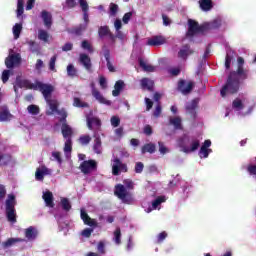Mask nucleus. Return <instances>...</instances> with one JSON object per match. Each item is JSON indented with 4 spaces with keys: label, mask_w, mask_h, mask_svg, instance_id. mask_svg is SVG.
Returning a JSON list of instances; mask_svg holds the SVG:
<instances>
[{
    "label": "nucleus",
    "mask_w": 256,
    "mask_h": 256,
    "mask_svg": "<svg viewBox=\"0 0 256 256\" xmlns=\"http://www.w3.org/2000/svg\"><path fill=\"white\" fill-rule=\"evenodd\" d=\"M199 5L202 11H211L213 9V1L211 0H199Z\"/></svg>",
    "instance_id": "35"
},
{
    "label": "nucleus",
    "mask_w": 256,
    "mask_h": 256,
    "mask_svg": "<svg viewBox=\"0 0 256 256\" xmlns=\"http://www.w3.org/2000/svg\"><path fill=\"white\" fill-rule=\"evenodd\" d=\"M114 242L116 245H121V228H116L114 231Z\"/></svg>",
    "instance_id": "50"
},
{
    "label": "nucleus",
    "mask_w": 256,
    "mask_h": 256,
    "mask_svg": "<svg viewBox=\"0 0 256 256\" xmlns=\"http://www.w3.org/2000/svg\"><path fill=\"white\" fill-rule=\"evenodd\" d=\"M16 85L19 89H33L34 91H40V93H42L47 86V84L39 81L33 84L31 80L22 79L21 76L16 77Z\"/></svg>",
    "instance_id": "4"
},
{
    "label": "nucleus",
    "mask_w": 256,
    "mask_h": 256,
    "mask_svg": "<svg viewBox=\"0 0 256 256\" xmlns=\"http://www.w3.org/2000/svg\"><path fill=\"white\" fill-rule=\"evenodd\" d=\"M101 149H102V142L101 137L99 135H94V144H93V151L97 155H101Z\"/></svg>",
    "instance_id": "30"
},
{
    "label": "nucleus",
    "mask_w": 256,
    "mask_h": 256,
    "mask_svg": "<svg viewBox=\"0 0 256 256\" xmlns=\"http://www.w3.org/2000/svg\"><path fill=\"white\" fill-rule=\"evenodd\" d=\"M231 61H233V52H232V54L227 52L226 57H225L226 69H231Z\"/></svg>",
    "instance_id": "53"
},
{
    "label": "nucleus",
    "mask_w": 256,
    "mask_h": 256,
    "mask_svg": "<svg viewBox=\"0 0 256 256\" xmlns=\"http://www.w3.org/2000/svg\"><path fill=\"white\" fill-rule=\"evenodd\" d=\"M138 63L140 65L141 69H143V71H145L146 73H153V71H155V66H153L151 64H147V62H145V60H143V58H139Z\"/></svg>",
    "instance_id": "29"
},
{
    "label": "nucleus",
    "mask_w": 256,
    "mask_h": 256,
    "mask_svg": "<svg viewBox=\"0 0 256 256\" xmlns=\"http://www.w3.org/2000/svg\"><path fill=\"white\" fill-rule=\"evenodd\" d=\"M25 241V238H8L2 242V247L3 249H9V247H13L16 243H25Z\"/></svg>",
    "instance_id": "21"
},
{
    "label": "nucleus",
    "mask_w": 256,
    "mask_h": 256,
    "mask_svg": "<svg viewBox=\"0 0 256 256\" xmlns=\"http://www.w3.org/2000/svg\"><path fill=\"white\" fill-rule=\"evenodd\" d=\"M143 169H145V165L143 164V162H137L135 164V168H134L135 173H143Z\"/></svg>",
    "instance_id": "61"
},
{
    "label": "nucleus",
    "mask_w": 256,
    "mask_h": 256,
    "mask_svg": "<svg viewBox=\"0 0 256 256\" xmlns=\"http://www.w3.org/2000/svg\"><path fill=\"white\" fill-rule=\"evenodd\" d=\"M193 87H195V83L193 81H189L188 83L185 80L178 81L177 89L182 93V95H189V93L193 91Z\"/></svg>",
    "instance_id": "10"
},
{
    "label": "nucleus",
    "mask_w": 256,
    "mask_h": 256,
    "mask_svg": "<svg viewBox=\"0 0 256 256\" xmlns=\"http://www.w3.org/2000/svg\"><path fill=\"white\" fill-rule=\"evenodd\" d=\"M19 63H21V54H11L5 59L7 69H13Z\"/></svg>",
    "instance_id": "11"
},
{
    "label": "nucleus",
    "mask_w": 256,
    "mask_h": 256,
    "mask_svg": "<svg viewBox=\"0 0 256 256\" xmlns=\"http://www.w3.org/2000/svg\"><path fill=\"white\" fill-rule=\"evenodd\" d=\"M17 200L13 194H9L5 202V215L9 223H17Z\"/></svg>",
    "instance_id": "3"
},
{
    "label": "nucleus",
    "mask_w": 256,
    "mask_h": 256,
    "mask_svg": "<svg viewBox=\"0 0 256 256\" xmlns=\"http://www.w3.org/2000/svg\"><path fill=\"white\" fill-rule=\"evenodd\" d=\"M42 199L46 203V207H50L53 209L55 207V202L53 198V192L51 191H46L43 193Z\"/></svg>",
    "instance_id": "22"
},
{
    "label": "nucleus",
    "mask_w": 256,
    "mask_h": 256,
    "mask_svg": "<svg viewBox=\"0 0 256 256\" xmlns=\"http://www.w3.org/2000/svg\"><path fill=\"white\" fill-rule=\"evenodd\" d=\"M78 141L82 145H89V143H91V136L82 135V136L79 137Z\"/></svg>",
    "instance_id": "51"
},
{
    "label": "nucleus",
    "mask_w": 256,
    "mask_h": 256,
    "mask_svg": "<svg viewBox=\"0 0 256 256\" xmlns=\"http://www.w3.org/2000/svg\"><path fill=\"white\" fill-rule=\"evenodd\" d=\"M103 55L105 57L107 68L110 71V73H115V66L111 63V50L107 48V46L102 47Z\"/></svg>",
    "instance_id": "14"
},
{
    "label": "nucleus",
    "mask_w": 256,
    "mask_h": 256,
    "mask_svg": "<svg viewBox=\"0 0 256 256\" xmlns=\"http://www.w3.org/2000/svg\"><path fill=\"white\" fill-rule=\"evenodd\" d=\"M157 151V146H155L154 143H147L144 144L141 148L142 155H145V153H150V155H153Z\"/></svg>",
    "instance_id": "27"
},
{
    "label": "nucleus",
    "mask_w": 256,
    "mask_h": 256,
    "mask_svg": "<svg viewBox=\"0 0 256 256\" xmlns=\"http://www.w3.org/2000/svg\"><path fill=\"white\" fill-rule=\"evenodd\" d=\"M125 87V82L123 80L116 81L114 85V90L112 91L113 97H119L121 95V91H123Z\"/></svg>",
    "instance_id": "26"
},
{
    "label": "nucleus",
    "mask_w": 256,
    "mask_h": 256,
    "mask_svg": "<svg viewBox=\"0 0 256 256\" xmlns=\"http://www.w3.org/2000/svg\"><path fill=\"white\" fill-rule=\"evenodd\" d=\"M25 2L23 0H18L17 2V17H21V15H23L25 8H24Z\"/></svg>",
    "instance_id": "42"
},
{
    "label": "nucleus",
    "mask_w": 256,
    "mask_h": 256,
    "mask_svg": "<svg viewBox=\"0 0 256 256\" xmlns=\"http://www.w3.org/2000/svg\"><path fill=\"white\" fill-rule=\"evenodd\" d=\"M87 127L90 131H93V127L95 129L101 128V120L97 117H88L87 118Z\"/></svg>",
    "instance_id": "20"
},
{
    "label": "nucleus",
    "mask_w": 256,
    "mask_h": 256,
    "mask_svg": "<svg viewBox=\"0 0 256 256\" xmlns=\"http://www.w3.org/2000/svg\"><path fill=\"white\" fill-rule=\"evenodd\" d=\"M79 169L83 175H89L90 173H93V171H97V161L93 159L84 160L80 164Z\"/></svg>",
    "instance_id": "8"
},
{
    "label": "nucleus",
    "mask_w": 256,
    "mask_h": 256,
    "mask_svg": "<svg viewBox=\"0 0 256 256\" xmlns=\"http://www.w3.org/2000/svg\"><path fill=\"white\" fill-rule=\"evenodd\" d=\"M86 29H87V24H80L78 27L73 28L71 33L79 37L83 35V32L86 31Z\"/></svg>",
    "instance_id": "37"
},
{
    "label": "nucleus",
    "mask_w": 256,
    "mask_h": 256,
    "mask_svg": "<svg viewBox=\"0 0 256 256\" xmlns=\"http://www.w3.org/2000/svg\"><path fill=\"white\" fill-rule=\"evenodd\" d=\"M114 195L118 197V199L122 200V203H130L133 201V197L131 193L127 191V188H125V185L123 184H117L114 189Z\"/></svg>",
    "instance_id": "5"
},
{
    "label": "nucleus",
    "mask_w": 256,
    "mask_h": 256,
    "mask_svg": "<svg viewBox=\"0 0 256 256\" xmlns=\"http://www.w3.org/2000/svg\"><path fill=\"white\" fill-rule=\"evenodd\" d=\"M169 124L173 125V127H174V129H176V131H182V129H183L182 120H181V117H179V116L170 118Z\"/></svg>",
    "instance_id": "28"
},
{
    "label": "nucleus",
    "mask_w": 256,
    "mask_h": 256,
    "mask_svg": "<svg viewBox=\"0 0 256 256\" xmlns=\"http://www.w3.org/2000/svg\"><path fill=\"white\" fill-rule=\"evenodd\" d=\"M45 175H51V170H49V168H47L46 166H41L40 168L36 169V181H43L45 179Z\"/></svg>",
    "instance_id": "16"
},
{
    "label": "nucleus",
    "mask_w": 256,
    "mask_h": 256,
    "mask_svg": "<svg viewBox=\"0 0 256 256\" xmlns=\"http://www.w3.org/2000/svg\"><path fill=\"white\" fill-rule=\"evenodd\" d=\"M110 123L112 127H119V125H121V118H119L118 116H112L110 119Z\"/></svg>",
    "instance_id": "56"
},
{
    "label": "nucleus",
    "mask_w": 256,
    "mask_h": 256,
    "mask_svg": "<svg viewBox=\"0 0 256 256\" xmlns=\"http://www.w3.org/2000/svg\"><path fill=\"white\" fill-rule=\"evenodd\" d=\"M56 113L57 115H60V123H67V111L65 108L58 110Z\"/></svg>",
    "instance_id": "46"
},
{
    "label": "nucleus",
    "mask_w": 256,
    "mask_h": 256,
    "mask_svg": "<svg viewBox=\"0 0 256 256\" xmlns=\"http://www.w3.org/2000/svg\"><path fill=\"white\" fill-rule=\"evenodd\" d=\"M61 133L64 139H71V137H73V128H71L67 122H64L61 126Z\"/></svg>",
    "instance_id": "19"
},
{
    "label": "nucleus",
    "mask_w": 256,
    "mask_h": 256,
    "mask_svg": "<svg viewBox=\"0 0 256 256\" xmlns=\"http://www.w3.org/2000/svg\"><path fill=\"white\" fill-rule=\"evenodd\" d=\"M249 79V69L237 67L236 71H231L225 85L220 90L221 97H227V93L235 95L241 87V82Z\"/></svg>",
    "instance_id": "1"
},
{
    "label": "nucleus",
    "mask_w": 256,
    "mask_h": 256,
    "mask_svg": "<svg viewBox=\"0 0 256 256\" xmlns=\"http://www.w3.org/2000/svg\"><path fill=\"white\" fill-rule=\"evenodd\" d=\"M201 145V142L199 140H193L191 143V147L187 146H181L183 153H193L194 151H197Z\"/></svg>",
    "instance_id": "25"
},
{
    "label": "nucleus",
    "mask_w": 256,
    "mask_h": 256,
    "mask_svg": "<svg viewBox=\"0 0 256 256\" xmlns=\"http://www.w3.org/2000/svg\"><path fill=\"white\" fill-rule=\"evenodd\" d=\"M232 107L236 111H243V109H245V105L243 104V101H241V99L239 98H236L235 100H233Z\"/></svg>",
    "instance_id": "38"
},
{
    "label": "nucleus",
    "mask_w": 256,
    "mask_h": 256,
    "mask_svg": "<svg viewBox=\"0 0 256 256\" xmlns=\"http://www.w3.org/2000/svg\"><path fill=\"white\" fill-rule=\"evenodd\" d=\"M25 237L29 241H31L33 239H37V229H35V227H33V226L28 227L25 230Z\"/></svg>",
    "instance_id": "32"
},
{
    "label": "nucleus",
    "mask_w": 256,
    "mask_h": 256,
    "mask_svg": "<svg viewBox=\"0 0 256 256\" xmlns=\"http://www.w3.org/2000/svg\"><path fill=\"white\" fill-rule=\"evenodd\" d=\"M167 237H168V234H167L165 231L159 233V234L157 235L156 243H158V244L163 243V241L166 240Z\"/></svg>",
    "instance_id": "58"
},
{
    "label": "nucleus",
    "mask_w": 256,
    "mask_h": 256,
    "mask_svg": "<svg viewBox=\"0 0 256 256\" xmlns=\"http://www.w3.org/2000/svg\"><path fill=\"white\" fill-rule=\"evenodd\" d=\"M71 151H73V140L68 138L64 145V153L67 155V153H71Z\"/></svg>",
    "instance_id": "44"
},
{
    "label": "nucleus",
    "mask_w": 256,
    "mask_h": 256,
    "mask_svg": "<svg viewBox=\"0 0 256 256\" xmlns=\"http://www.w3.org/2000/svg\"><path fill=\"white\" fill-rule=\"evenodd\" d=\"M197 105L198 102L196 99L192 100L190 103L186 105V111L187 113H189V115H191V117H195L197 115Z\"/></svg>",
    "instance_id": "24"
},
{
    "label": "nucleus",
    "mask_w": 256,
    "mask_h": 256,
    "mask_svg": "<svg viewBox=\"0 0 256 256\" xmlns=\"http://www.w3.org/2000/svg\"><path fill=\"white\" fill-rule=\"evenodd\" d=\"M82 49H86L89 53H93V46H91V43L89 41L84 40L82 41Z\"/></svg>",
    "instance_id": "59"
},
{
    "label": "nucleus",
    "mask_w": 256,
    "mask_h": 256,
    "mask_svg": "<svg viewBox=\"0 0 256 256\" xmlns=\"http://www.w3.org/2000/svg\"><path fill=\"white\" fill-rule=\"evenodd\" d=\"M143 133L147 135V137H150V135H153V128L151 125L147 124L143 128Z\"/></svg>",
    "instance_id": "63"
},
{
    "label": "nucleus",
    "mask_w": 256,
    "mask_h": 256,
    "mask_svg": "<svg viewBox=\"0 0 256 256\" xmlns=\"http://www.w3.org/2000/svg\"><path fill=\"white\" fill-rule=\"evenodd\" d=\"M13 114L9 112V109L5 108L0 111V122L11 121Z\"/></svg>",
    "instance_id": "34"
},
{
    "label": "nucleus",
    "mask_w": 256,
    "mask_h": 256,
    "mask_svg": "<svg viewBox=\"0 0 256 256\" xmlns=\"http://www.w3.org/2000/svg\"><path fill=\"white\" fill-rule=\"evenodd\" d=\"M165 37L163 36H153L152 38L148 39L147 45L150 47H159V45H165Z\"/></svg>",
    "instance_id": "18"
},
{
    "label": "nucleus",
    "mask_w": 256,
    "mask_h": 256,
    "mask_svg": "<svg viewBox=\"0 0 256 256\" xmlns=\"http://www.w3.org/2000/svg\"><path fill=\"white\" fill-rule=\"evenodd\" d=\"M209 153H211V149L201 146L200 151H199V157L201 159H207V157H209Z\"/></svg>",
    "instance_id": "48"
},
{
    "label": "nucleus",
    "mask_w": 256,
    "mask_h": 256,
    "mask_svg": "<svg viewBox=\"0 0 256 256\" xmlns=\"http://www.w3.org/2000/svg\"><path fill=\"white\" fill-rule=\"evenodd\" d=\"M197 33H205V24L199 25V22L189 19L188 20V31L186 33L187 37H195Z\"/></svg>",
    "instance_id": "6"
},
{
    "label": "nucleus",
    "mask_w": 256,
    "mask_h": 256,
    "mask_svg": "<svg viewBox=\"0 0 256 256\" xmlns=\"http://www.w3.org/2000/svg\"><path fill=\"white\" fill-rule=\"evenodd\" d=\"M55 91V87L51 84H46L41 92L47 105H49L51 112H46V115H53L59 110V101L51 99V95Z\"/></svg>",
    "instance_id": "2"
},
{
    "label": "nucleus",
    "mask_w": 256,
    "mask_h": 256,
    "mask_svg": "<svg viewBox=\"0 0 256 256\" xmlns=\"http://www.w3.org/2000/svg\"><path fill=\"white\" fill-rule=\"evenodd\" d=\"M91 233H93V228H86L81 232V235L82 237L89 239V237H91Z\"/></svg>",
    "instance_id": "64"
},
{
    "label": "nucleus",
    "mask_w": 256,
    "mask_h": 256,
    "mask_svg": "<svg viewBox=\"0 0 256 256\" xmlns=\"http://www.w3.org/2000/svg\"><path fill=\"white\" fill-rule=\"evenodd\" d=\"M165 202V198L164 197H158L156 198L153 202H152V208H147L146 213H151V211H153V209H157V207H159V205H161V203Z\"/></svg>",
    "instance_id": "36"
},
{
    "label": "nucleus",
    "mask_w": 256,
    "mask_h": 256,
    "mask_svg": "<svg viewBox=\"0 0 256 256\" xmlns=\"http://www.w3.org/2000/svg\"><path fill=\"white\" fill-rule=\"evenodd\" d=\"M13 161V156L11 154L0 153V167H7Z\"/></svg>",
    "instance_id": "31"
},
{
    "label": "nucleus",
    "mask_w": 256,
    "mask_h": 256,
    "mask_svg": "<svg viewBox=\"0 0 256 256\" xmlns=\"http://www.w3.org/2000/svg\"><path fill=\"white\" fill-rule=\"evenodd\" d=\"M55 63H57V54L52 56L50 61H49V69H50V71H57L55 69Z\"/></svg>",
    "instance_id": "57"
},
{
    "label": "nucleus",
    "mask_w": 256,
    "mask_h": 256,
    "mask_svg": "<svg viewBox=\"0 0 256 256\" xmlns=\"http://www.w3.org/2000/svg\"><path fill=\"white\" fill-rule=\"evenodd\" d=\"M83 13H89V4L87 0H77Z\"/></svg>",
    "instance_id": "52"
},
{
    "label": "nucleus",
    "mask_w": 256,
    "mask_h": 256,
    "mask_svg": "<svg viewBox=\"0 0 256 256\" xmlns=\"http://www.w3.org/2000/svg\"><path fill=\"white\" fill-rule=\"evenodd\" d=\"M112 163V175L115 177L120 175V173H127L129 171L127 164L123 163V161L117 157L112 160Z\"/></svg>",
    "instance_id": "7"
},
{
    "label": "nucleus",
    "mask_w": 256,
    "mask_h": 256,
    "mask_svg": "<svg viewBox=\"0 0 256 256\" xmlns=\"http://www.w3.org/2000/svg\"><path fill=\"white\" fill-rule=\"evenodd\" d=\"M110 31H111V29L109 28V26H107V25L100 26L98 28V35H99L100 39H103L104 37H107V35Z\"/></svg>",
    "instance_id": "39"
},
{
    "label": "nucleus",
    "mask_w": 256,
    "mask_h": 256,
    "mask_svg": "<svg viewBox=\"0 0 256 256\" xmlns=\"http://www.w3.org/2000/svg\"><path fill=\"white\" fill-rule=\"evenodd\" d=\"M79 63L80 65H83L84 69L86 71H91L93 64L91 63V57L85 53H81L79 55Z\"/></svg>",
    "instance_id": "15"
},
{
    "label": "nucleus",
    "mask_w": 256,
    "mask_h": 256,
    "mask_svg": "<svg viewBox=\"0 0 256 256\" xmlns=\"http://www.w3.org/2000/svg\"><path fill=\"white\" fill-rule=\"evenodd\" d=\"M155 86V82L149 78H143L141 80L142 89H147L148 91H153V87Z\"/></svg>",
    "instance_id": "33"
},
{
    "label": "nucleus",
    "mask_w": 256,
    "mask_h": 256,
    "mask_svg": "<svg viewBox=\"0 0 256 256\" xmlns=\"http://www.w3.org/2000/svg\"><path fill=\"white\" fill-rule=\"evenodd\" d=\"M161 113H163V108L161 107V103H157L153 111V117H155V119H159V117H161Z\"/></svg>",
    "instance_id": "49"
},
{
    "label": "nucleus",
    "mask_w": 256,
    "mask_h": 256,
    "mask_svg": "<svg viewBox=\"0 0 256 256\" xmlns=\"http://www.w3.org/2000/svg\"><path fill=\"white\" fill-rule=\"evenodd\" d=\"M10 76H11V70H4L2 72V83H7V81H9Z\"/></svg>",
    "instance_id": "60"
},
{
    "label": "nucleus",
    "mask_w": 256,
    "mask_h": 256,
    "mask_svg": "<svg viewBox=\"0 0 256 256\" xmlns=\"http://www.w3.org/2000/svg\"><path fill=\"white\" fill-rule=\"evenodd\" d=\"M21 31H23V25L16 23L13 27L14 39H19V37L21 36Z\"/></svg>",
    "instance_id": "40"
},
{
    "label": "nucleus",
    "mask_w": 256,
    "mask_h": 256,
    "mask_svg": "<svg viewBox=\"0 0 256 256\" xmlns=\"http://www.w3.org/2000/svg\"><path fill=\"white\" fill-rule=\"evenodd\" d=\"M27 45L29 46V49L32 51V53L39 52V44H37V42L30 40L27 42Z\"/></svg>",
    "instance_id": "47"
},
{
    "label": "nucleus",
    "mask_w": 256,
    "mask_h": 256,
    "mask_svg": "<svg viewBox=\"0 0 256 256\" xmlns=\"http://www.w3.org/2000/svg\"><path fill=\"white\" fill-rule=\"evenodd\" d=\"M80 217L84 225H88V227H97L98 225L97 221L89 217V214H87L85 210H81Z\"/></svg>",
    "instance_id": "17"
},
{
    "label": "nucleus",
    "mask_w": 256,
    "mask_h": 256,
    "mask_svg": "<svg viewBox=\"0 0 256 256\" xmlns=\"http://www.w3.org/2000/svg\"><path fill=\"white\" fill-rule=\"evenodd\" d=\"M91 87V94L100 103L101 105H111V100H107L103 94L95 87V83L90 84Z\"/></svg>",
    "instance_id": "9"
},
{
    "label": "nucleus",
    "mask_w": 256,
    "mask_h": 256,
    "mask_svg": "<svg viewBox=\"0 0 256 256\" xmlns=\"http://www.w3.org/2000/svg\"><path fill=\"white\" fill-rule=\"evenodd\" d=\"M41 17L44 21L45 27L50 29L53 25V16L51 15V13L47 12L46 10H43L41 12Z\"/></svg>",
    "instance_id": "23"
},
{
    "label": "nucleus",
    "mask_w": 256,
    "mask_h": 256,
    "mask_svg": "<svg viewBox=\"0 0 256 256\" xmlns=\"http://www.w3.org/2000/svg\"><path fill=\"white\" fill-rule=\"evenodd\" d=\"M195 53L194 49H191V45L185 44L178 51V59H182L183 61H187L189 55H193Z\"/></svg>",
    "instance_id": "12"
},
{
    "label": "nucleus",
    "mask_w": 256,
    "mask_h": 256,
    "mask_svg": "<svg viewBox=\"0 0 256 256\" xmlns=\"http://www.w3.org/2000/svg\"><path fill=\"white\" fill-rule=\"evenodd\" d=\"M109 9H110L111 17H115V15H117V13L119 11V5H117L115 3H110Z\"/></svg>",
    "instance_id": "54"
},
{
    "label": "nucleus",
    "mask_w": 256,
    "mask_h": 256,
    "mask_svg": "<svg viewBox=\"0 0 256 256\" xmlns=\"http://www.w3.org/2000/svg\"><path fill=\"white\" fill-rule=\"evenodd\" d=\"M67 75L68 77H77V68L73 64L67 66Z\"/></svg>",
    "instance_id": "43"
},
{
    "label": "nucleus",
    "mask_w": 256,
    "mask_h": 256,
    "mask_svg": "<svg viewBox=\"0 0 256 256\" xmlns=\"http://www.w3.org/2000/svg\"><path fill=\"white\" fill-rule=\"evenodd\" d=\"M27 109L31 115H39V106H37L35 104H31L28 106Z\"/></svg>",
    "instance_id": "55"
},
{
    "label": "nucleus",
    "mask_w": 256,
    "mask_h": 256,
    "mask_svg": "<svg viewBox=\"0 0 256 256\" xmlns=\"http://www.w3.org/2000/svg\"><path fill=\"white\" fill-rule=\"evenodd\" d=\"M38 39H40V41H44V43H48L49 42V33H47V31H45V30H39L38 31Z\"/></svg>",
    "instance_id": "41"
},
{
    "label": "nucleus",
    "mask_w": 256,
    "mask_h": 256,
    "mask_svg": "<svg viewBox=\"0 0 256 256\" xmlns=\"http://www.w3.org/2000/svg\"><path fill=\"white\" fill-rule=\"evenodd\" d=\"M132 17H133V12L125 13L123 18H122V21H123L124 25H127L129 23V21H131Z\"/></svg>",
    "instance_id": "62"
},
{
    "label": "nucleus",
    "mask_w": 256,
    "mask_h": 256,
    "mask_svg": "<svg viewBox=\"0 0 256 256\" xmlns=\"http://www.w3.org/2000/svg\"><path fill=\"white\" fill-rule=\"evenodd\" d=\"M221 25H223V20H221V18H215L210 22H204V33H207V31L219 29Z\"/></svg>",
    "instance_id": "13"
},
{
    "label": "nucleus",
    "mask_w": 256,
    "mask_h": 256,
    "mask_svg": "<svg viewBox=\"0 0 256 256\" xmlns=\"http://www.w3.org/2000/svg\"><path fill=\"white\" fill-rule=\"evenodd\" d=\"M61 205H62L63 211H66V212L71 211V202H69L68 198H62Z\"/></svg>",
    "instance_id": "45"
}]
</instances>
